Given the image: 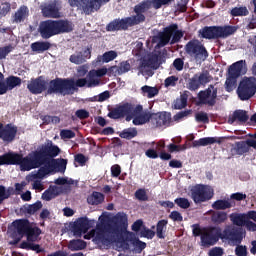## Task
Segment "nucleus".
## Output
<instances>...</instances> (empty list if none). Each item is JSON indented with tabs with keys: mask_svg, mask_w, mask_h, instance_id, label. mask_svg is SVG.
<instances>
[{
	"mask_svg": "<svg viewBox=\"0 0 256 256\" xmlns=\"http://www.w3.org/2000/svg\"><path fill=\"white\" fill-rule=\"evenodd\" d=\"M220 239V227L210 226L203 228L202 238L200 239L202 247H213L214 245H217V243H219Z\"/></svg>",
	"mask_w": 256,
	"mask_h": 256,
	"instance_id": "obj_11",
	"label": "nucleus"
},
{
	"mask_svg": "<svg viewBox=\"0 0 256 256\" xmlns=\"http://www.w3.org/2000/svg\"><path fill=\"white\" fill-rule=\"evenodd\" d=\"M174 203L180 207V209H189L191 207V202H189V199L179 197L174 200Z\"/></svg>",
	"mask_w": 256,
	"mask_h": 256,
	"instance_id": "obj_50",
	"label": "nucleus"
},
{
	"mask_svg": "<svg viewBox=\"0 0 256 256\" xmlns=\"http://www.w3.org/2000/svg\"><path fill=\"white\" fill-rule=\"evenodd\" d=\"M51 168H49V165H44V167H41L37 173H34L30 176V181H34V179H43L45 175H49L51 173Z\"/></svg>",
	"mask_w": 256,
	"mask_h": 256,
	"instance_id": "obj_45",
	"label": "nucleus"
},
{
	"mask_svg": "<svg viewBox=\"0 0 256 256\" xmlns=\"http://www.w3.org/2000/svg\"><path fill=\"white\" fill-rule=\"evenodd\" d=\"M85 247H87V242L80 239L71 240L68 244L70 251H83Z\"/></svg>",
	"mask_w": 256,
	"mask_h": 256,
	"instance_id": "obj_40",
	"label": "nucleus"
},
{
	"mask_svg": "<svg viewBox=\"0 0 256 256\" xmlns=\"http://www.w3.org/2000/svg\"><path fill=\"white\" fill-rule=\"evenodd\" d=\"M209 256H223L225 255V250L222 247H214L212 248L209 253Z\"/></svg>",
	"mask_w": 256,
	"mask_h": 256,
	"instance_id": "obj_64",
	"label": "nucleus"
},
{
	"mask_svg": "<svg viewBox=\"0 0 256 256\" xmlns=\"http://www.w3.org/2000/svg\"><path fill=\"white\" fill-rule=\"evenodd\" d=\"M235 121L240 123V125H243L244 123H247V121H249V115L247 114V111H245V110H235L233 112L232 116H230L228 118V123L230 125H233V123H235Z\"/></svg>",
	"mask_w": 256,
	"mask_h": 256,
	"instance_id": "obj_21",
	"label": "nucleus"
},
{
	"mask_svg": "<svg viewBox=\"0 0 256 256\" xmlns=\"http://www.w3.org/2000/svg\"><path fill=\"white\" fill-rule=\"evenodd\" d=\"M117 59V52L110 50L102 55V63H109Z\"/></svg>",
	"mask_w": 256,
	"mask_h": 256,
	"instance_id": "obj_52",
	"label": "nucleus"
},
{
	"mask_svg": "<svg viewBox=\"0 0 256 256\" xmlns=\"http://www.w3.org/2000/svg\"><path fill=\"white\" fill-rule=\"evenodd\" d=\"M105 201V195L101 192L94 191L90 196L87 198V203L89 205H101Z\"/></svg>",
	"mask_w": 256,
	"mask_h": 256,
	"instance_id": "obj_33",
	"label": "nucleus"
},
{
	"mask_svg": "<svg viewBox=\"0 0 256 256\" xmlns=\"http://www.w3.org/2000/svg\"><path fill=\"white\" fill-rule=\"evenodd\" d=\"M137 135H138L137 128L130 127L122 130V132L119 134V137H121V139H127L128 141H131V139H135Z\"/></svg>",
	"mask_w": 256,
	"mask_h": 256,
	"instance_id": "obj_41",
	"label": "nucleus"
},
{
	"mask_svg": "<svg viewBox=\"0 0 256 256\" xmlns=\"http://www.w3.org/2000/svg\"><path fill=\"white\" fill-rule=\"evenodd\" d=\"M51 87V80L45 79L43 76H38L37 78H31L28 81L27 89L32 95H41L45 93L46 95H57V93H49Z\"/></svg>",
	"mask_w": 256,
	"mask_h": 256,
	"instance_id": "obj_9",
	"label": "nucleus"
},
{
	"mask_svg": "<svg viewBox=\"0 0 256 256\" xmlns=\"http://www.w3.org/2000/svg\"><path fill=\"white\" fill-rule=\"evenodd\" d=\"M61 153L59 146L54 145L53 141L49 140L42 145L39 150L30 152L26 157L23 154L12 152V159L14 165H19L21 171H31L39 169L43 165H48L49 169L54 171L65 172L67 169V159H55Z\"/></svg>",
	"mask_w": 256,
	"mask_h": 256,
	"instance_id": "obj_1",
	"label": "nucleus"
},
{
	"mask_svg": "<svg viewBox=\"0 0 256 256\" xmlns=\"http://www.w3.org/2000/svg\"><path fill=\"white\" fill-rule=\"evenodd\" d=\"M227 218V212L218 211L212 214L211 221L216 225H221V223H225V221H227Z\"/></svg>",
	"mask_w": 256,
	"mask_h": 256,
	"instance_id": "obj_44",
	"label": "nucleus"
},
{
	"mask_svg": "<svg viewBox=\"0 0 256 256\" xmlns=\"http://www.w3.org/2000/svg\"><path fill=\"white\" fill-rule=\"evenodd\" d=\"M191 113H193V110L180 111L173 116V120L176 121L177 123H179V121H181V119H185V117H189V115H191Z\"/></svg>",
	"mask_w": 256,
	"mask_h": 256,
	"instance_id": "obj_55",
	"label": "nucleus"
},
{
	"mask_svg": "<svg viewBox=\"0 0 256 256\" xmlns=\"http://www.w3.org/2000/svg\"><path fill=\"white\" fill-rule=\"evenodd\" d=\"M194 75H196V78H198L200 85H207V83H211V81H213V76L209 74V71H204Z\"/></svg>",
	"mask_w": 256,
	"mask_h": 256,
	"instance_id": "obj_47",
	"label": "nucleus"
},
{
	"mask_svg": "<svg viewBox=\"0 0 256 256\" xmlns=\"http://www.w3.org/2000/svg\"><path fill=\"white\" fill-rule=\"evenodd\" d=\"M85 85H88L87 78H79L76 81L72 78H55L50 82L48 93L66 97V95H73L75 91H79L78 87H85Z\"/></svg>",
	"mask_w": 256,
	"mask_h": 256,
	"instance_id": "obj_4",
	"label": "nucleus"
},
{
	"mask_svg": "<svg viewBox=\"0 0 256 256\" xmlns=\"http://www.w3.org/2000/svg\"><path fill=\"white\" fill-rule=\"evenodd\" d=\"M235 255L236 256H247L248 255L247 246L237 245L235 248Z\"/></svg>",
	"mask_w": 256,
	"mask_h": 256,
	"instance_id": "obj_63",
	"label": "nucleus"
},
{
	"mask_svg": "<svg viewBox=\"0 0 256 256\" xmlns=\"http://www.w3.org/2000/svg\"><path fill=\"white\" fill-rule=\"evenodd\" d=\"M43 17L48 19H59L61 17L59 13V8L55 2L45 4L41 7Z\"/></svg>",
	"mask_w": 256,
	"mask_h": 256,
	"instance_id": "obj_20",
	"label": "nucleus"
},
{
	"mask_svg": "<svg viewBox=\"0 0 256 256\" xmlns=\"http://www.w3.org/2000/svg\"><path fill=\"white\" fill-rule=\"evenodd\" d=\"M231 207H233V203H231V201L229 200H216L213 204H212V209H214L215 211H225L226 209H231Z\"/></svg>",
	"mask_w": 256,
	"mask_h": 256,
	"instance_id": "obj_34",
	"label": "nucleus"
},
{
	"mask_svg": "<svg viewBox=\"0 0 256 256\" xmlns=\"http://www.w3.org/2000/svg\"><path fill=\"white\" fill-rule=\"evenodd\" d=\"M175 0H152V5L154 9H161L165 5H171Z\"/></svg>",
	"mask_w": 256,
	"mask_h": 256,
	"instance_id": "obj_54",
	"label": "nucleus"
},
{
	"mask_svg": "<svg viewBox=\"0 0 256 256\" xmlns=\"http://www.w3.org/2000/svg\"><path fill=\"white\" fill-rule=\"evenodd\" d=\"M214 143H221V140H217L215 137H204L192 142L193 147H207V145H213Z\"/></svg>",
	"mask_w": 256,
	"mask_h": 256,
	"instance_id": "obj_31",
	"label": "nucleus"
},
{
	"mask_svg": "<svg viewBox=\"0 0 256 256\" xmlns=\"http://www.w3.org/2000/svg\"><path fill=\"white\" fill-rule=\"evenodd\" d=\"M247 232L233 224H228L224 227L223 231L220 228L221 241H227L228 243H235V245H241L243 239H245Z\"/></svg>",
	"mask_w": 256,
	"mask_h": 256,
	"instance_id": "obj_7",
	"label": "nucleus"
},
{
	"mask_svg": "<svg viewBox=\"0 0 256 256\" xmlns=\"http://www.w3.org/2000/svg\"><path fill=\"white\" fill-rule=\"evenodd\" d=\"M185 51L195 61H206L207 57H209L207 48L197 39L190 40L185 46Z\"/></svg>",
	"mask_w": 256,
	"mask_h": 256,
	"instance_id": "obj_8",
	"label": "nucleus"
},
{
	"mask_svg": "<svg viewBox=\"0 0 256 256\" xmlns=\"http://www.w3.org/2000/svg\"><path fill=\"white\" fill-rule=\"evenodd\" d=\"M129 241L131 245L134 247V253H143V250L147 248V243L141 241L138 237H130Z\"/></svg>",
	"mask_w": 256,
	"mask_h": 256,
	"instance_id": "obj_32",
	"label": "nucleus"
},
{
	"mask_svg": "<svg viewBox=\"0 0 256 256\" xmlns=\"http://www.w3.org/2000/svg\"><path fill=\"white\" fill-rule=\"evenodd\" d=\"M232 17H247L249 10L245 6L234 7L230 11Z\"/></svg>",
	"mask_w": 256,
	"mask_h": 256,
	"instance_id": "obj_46",
	"label": "nucleus"
},
{
	"mask_svg": "<svg viewBox=\"0 0 256 256\" xmlns=\"http://www.w3.org/2000/svg\"><path fill=\"white\" fill-rule=\"evenodd\" d=\"M195 119L198 123H209V115L206 112L196 113Z\"/></svg>",
	"mask_w": 256,
	"mask_h": 256,
	"instance_id": "obj_60",
	"label": "nucleus"
},
{
	"mask_svg": "<svg viewBox=\"0 0 256 256\" xmlns=\"http://www.w3.org/2000/svg\"><path fill=\"white\" fill-rule=\"evenodd\" d=\"M17 126L13 124H6L2 126V131L0 134V139L5 143H13L15 141V137H17Z\"/></svg>",
	"mask_w": 256,
	"mask_h": 256,
	"instance_id": "obj_18",
	"label": "nucleus"
},
{
	"mask_svg": "<svg viewBox=\"0 0 256 256\" xmlns=\"http://www.w3.org/2000/svg\"><path fill=\"white\" fill-rule=\"evenodd\" d=\"M217 92L218 89L213 84H210L205 90H201L198 93V105L215 107L217 104Z\"/></svg>",
	"mask_w": 256,
	"mask_h": 256,
	"instance_id": "obj_13",
	"label": "nucleus"
},
{
	"mask_svg": "<svg viewBox=\"0 0 256 256\" xmlns=\"http://www.w3.org/2000/svg\"><path fill=\"white\" fill-rule=\"evenodd\" d=\"M185 107H187V98L182 95L179 100H176L174 109H185Z\"/></svg>",
	"mask_w": 256,
	"mask_h": 256,
	"instance_id": "obj_59",
	"label": "nucleus"
},
{
	"mask_svg": "<svg viewBox=\"0 0 256 256\" xmlns=\"http://www.w3.org/2000/svg\"><path fill=\"white\" fill-rule=\"evenodd\" d=\"M256 93V78H244L237 89V95L240 101H249Z\"/></svg>",
	"mask_w": 256,
	"mask_h": 256,
	"instance_id": "obj_10",
	"label": "nucleus"
},
{
	"mask_svg": "<svg viewBox=\"0 0 256 256\" xmlns=\"http://www.w3.org/2000/svg\"><path fill=\"white\" fill-rule=\"evenodd\" d=\"M13 46L10 44L8 46L0 47V60L1 59H6L7 55L13 51Z\"/></svg>",
	"mask_w": 256,
	"mask_h": 256,
	"instance_id": "obj_61",
	"label": "nucleus"
},
{
	"mask_svg": "<svg viewBox=\"0 0 256 256\" xmlns=\"http://www.w3.org/2000/svg\"><path fill=\"white\" fill-rule=\"evenodd\" d=\"M109 97H111V94L109 93V91H104L100 93L98 96H94L92 98V101H98V103H103V101H107Z\"/></svg>",
	"mask_w": 256,
	"mask_h": 256,
	"instance_id": "obj_58",
	"label": "nucleus"
},
{
	"mask_svg": "<svg viewBox=\"0 0 256 256\" xmlns=\"http://www.w3.org/2000/svg\"><path fill=\"white\" fill-rule=\"evenodd\" d=\"M116 69L118 71V75H123L124 73H129V71H131V64L129 61H123Z\"/></svg>",
	"mask_w": 256,
	"mask_h": 256,
	"instance_id": "obj_51",
	"label": "nucleus"
},
{
	"mask_svg": "<svg viewBox=\"0 0 256 256\" xmlns=\"http://www.w3.org/2000/svg\"><path fill=\"white\" fill-rule=\"evenodd\" d=\"M87 59H91V48L76 52L69 57L70 63H74V65H83L87 62Z\"/></svg>",
	"mask_w": 256,
	"mask_h": 256,
	"instance_id": "obj_19",
	"label": "nucleus"
},
{
	"mask_svg": "<svg viewBox=\"0 0 256 256\" xmlns=\"http://www.w3.org/2000/svg\"><path fill=\"white\" fill-rule=\"evenodd\" d=\"M58 195H59V187L50 186L42 194V199H43V201H51L52 199H55V197H57Z\"/></svg>",
	"mask_w": 256,
	"mask_h": 256,
	"instance_id": "obj_35",
	"label": "nucleus"
},
{
	"mask_svg": "<svg viewBox=\"0 0 256 256\" xmlns=\"http://www.w3.org/2000/svg\"><path fill=\"white\" fill-rule=\"evenodd\" d=\"M51 49V44L48 41H37L31 44V50L34 53H45Z\"/></svg>",
	"mask_w": 256,
	"mask_h": 256,
	"instance_id": "obj_30",
	"label": "nucleus"
},
{
	"mask_svg": "<svg viewBox=\"0 0 256 256\" xmlns=\"http://www.w3.org/2000/svg\"><path fill=\"white\" fill-rule=\"evenodd\" d=\"M200 87L201 83L199 82L197 76L194 74V76L188 80L187 89H189V91H197Z\"/></svg>",
	"mask_w": 256,
	"mask_h": 256,
	"instance_id": "obj_48",
	"label": "nucleus"
},
{
	"mask_svg": "<svg viewBox=\"0 0 256 256\" xmlns=\"http://www.w3.org/2000/svg\"><path fill=\"white\" fill-rule=\"evenodd\" d=\"M42 121L44 125H49L51 123H54L55 125H57L58 123H61V118H59V116L45 115L42 117Z\"/></svg>",
	"mask_w": 256,
	"mask_h": 256,
	"instance_id": "obj_53",
	"label": "nucleus"
},
{
	"mask_svg": "<svg viewBox=\"0 0 256 256\" xmlns=\"http://www.w3.org/2000/svg\"><path fill=\"white\" fill-rule=\"evenodd\" d=\"M109 119H126V121H132L133 125H145V123H149L151 119H153V114L150 112L143 113V105H134L130 102H125L116 107L109 109V113L107 115Z\"/></svg>",
	"mask_w": 256,
	"mask_h": 256,
	"instance_id": "obj_2",
	"label": "nucleus"
},
{
	"mask_svg": "<svg viewBox=\"0 0 256 256\" xmlns=\"http://www.w3.org/2000/svg\"><path fill=\"white\" fill-rule=\"evenodd\" d=\"M41 233V228L30 226V228H28V232L26 233L27 241L35 243V241L39 239V235H41Z\"/></svg>",
	"mask_w": 256,
	"mask_h": 256,
	"instance_id": "obj_37",
	"label": "nucleus"
},
{
	"mask_svg": "<svg viewBox=\"0 0 256 256\" xmlns=\"http://www.w3.org/2000/svg\"><path fill=\"white\" fill-rule=\"evenodd\" d=\"M199 33L202 39H227L237 33V26H205Z\"/></svg>",
	"mask_w": 256,
	"mask_h": 256,
	"instance_id": "obj_5",
	"label": "nucleus"
},
{
	"mask_svg": "<svg viewBox=\"0 0 256 256\" xmlns=\"http://www.w3.org/2000/svg\"><path fill=\"white\" fill-rule=\"evenodd\" d=\"M21 249H26V251H36V253H43V249H41V245L34 244L33 242L23 241L20 244Z\"/></svg>",
	"mask_w": 256,
	"mask_h": 256,
	"instance_id": "obj_43",
	"label": "nucleus"
},
{
	"mask_svg": "<svg viewBox=\"0 0 256 256\" xmlns=\"http://www.w3.org/2000/svg\"><path fill=\"white\" fill-rule=\"evenodd\" d=\"M229 219L234 227L243 228L247 222V214L235 212L229 215Z\"/></svg>",
	"mask_w": 256,
	"mask_h": 256,
	"instance_id": "obj_27",
	"label": "nucleus"
},
{
	"mask_svg": "<svg viewBox=\"0 0 256 256\" xmlns=\"http://www.w3.org/2000/svg\"><path fill=\"white\" fill-rule=\"evenodd\" d=\"M135 197L138 201H149V196H147V192L143 188H140L135 192Z\"/></svg>",
	"mask_w": 256,
	"mask_h": 256,
	"instance_id": "obj_57",
	"label": "nucleus"
},
{
	"mask_svg": "<svg viewBox=\"0 0 256 256\" xmlns=\"http://www.w3.org/2000/svg\"><path fill=\"white\" fill-rule=\"evenodd\" d=\"M236 153L237 155H245V153H249V145L247 142H238L236 144Z\"/></svg>",
	"mask_w": 256,
	"mask_h": 256,
	"instance_id": "obj_49",
	"label": "nucleus"
},
{
	"mask_svg": "<svg viewBox=\"0 0 256 256\" xmlns=\"http://www.w3.org/2000/svg\"><path fill=\"white\" fill-rule=\"evenodd\" d=\"M95 241L98 243H102L103 245H106V247H109L111 243L115 242V236L105 234V232H97L95 236Z\"/></svg>",
	"mask_w": 256,
	"mask_h": 256,
	"instance_id": "obj_29",
	"label": "nucleus"
},
{
	"mask_svg": "<svg viewBox=\"0 0 256 256\" xmlns=\"http://www.w3.org/2000/svg\"><path fill=\"white\" fill-rule=\"evenodd\" d=\"M155 65H157V57L148 58L147 60H143L138 66V71L143 73V69L151 68L155 69Z\"/></svg>",
	"mask_w": 256,
	"mask_h": 256,
	"instance_id": "obj_42",
	"label": "nucleus"
},
{
	"mask_svg": "<svg viewBox=\"0 0 256 256\" xmlns=\"http://www.w3.org/2000/svg\"><path fill=\"white\" fill-rule=\"evenodd\" d=\"M213 195V189L203 184H198L191 190V197L196 204L210 201Z\"/></svg>",
	"mask_w": 256,
	"mask_h": 256,
	"instance_id": "obj_12",
	"label": "nucleus"
},
{
	"mask_svg": "<svg viewBox=\"0 0 256 256\" xmlns=\"http://www.w3.org/2000/svg\"><path fill=\"white\" fill-rule=\"evenodd\" d=\"M75 132L73 130L69 129H62L60 131V139L65 140V139H74L75 137Z\"/></svg>",
	"mask_w": 256,
	"mask_h": 256,
	"instance_id": "obj_56",
	"label": "nucleus"
},
{
	"mask_svg": "<svg viewBox=\"0 0 256 256\" xmlns=\"http://www.w3.org/2000/svg\"><path fill=\"white\" fill-rule=\"evenodd\" d=\"M40 209H43V203L38 200L34 204L23 206L20 211L25 215H35Z\"/></svg>",
	"mask_w": 256,
	"mask_h": 256,
	"instance_id": "obj_28",
	"label": "nucleus"
},
{
	"mask_svg": "<svg viewBox=\"0 0 256 256\" xmlns=\"http://www.w3.org/2000/svg\"><path fill=\"white\" fill-rule=\"evenodd\" d=\"M113 231H119V229H127L128 225V218L127 214L125 213H117L113 217Z\"/></svg>",
	"mask_w": 256,
	"mask_h": 256,
	"instance_id": "obj_22",
	"label": "nucleus"
},
{
	"mask_svg": "<svg viewBox=\"0 0 256 256\" xmlns=\"http://www.w3.org/2000/svg\"><path fill=\"white\" fill-rule=\"evenodd\" d=\"M29 17V8L25 5L20 6L12 16L13 23H23Z\"/></svg>",
	"mask_w": 256,
	"mask_h": 256,
	"instance_id": "obj_23",
	"label": "nucleus"
},
{
	"mask_svg": "<svg viewBox=\"0 0 256 256\" xmlns=\"http://www.w3.org/2000/svg\"><path fill=\"white\" fill-rule=\"evenodd\" d=\"M91 229V224L87 217H81L75 221L72 225V233L74 237H81V235L87 233Z\"/></svg>",
	"mask_w": 256,
	"mask_h": 256,
	"instance_id": "obj_16",
	"label": "nucleus"
},
{
	"mask_svg": "<svg viewBox=\"0 0 256 256\" xmlns=\"http://www.w3.org/2000/svg\"><path fill=\"white\" fill-rule=\"evenodd\" d=\"M155 117L156 123L159 127H169L171 125V113L170 112H159L157 114H152Z\"/></svg>",
	"mask_w": 256,
	"mask_h": 256,
	"instance_id": "obj_26",
	"label": "nucleus"
},
{
	"mask_svg": "<svg viewBox=\"0 0 256 256\" xmlns=\"http://www.w3.org/2000/svg\"><path fill=\"white\" fill-rule=\"evenodd\" d=\"M182 37L183 31L179 30V25L170 24L159 34L158 47H165V45H169L170 41L171 45H175L181 41Z\"/></svg>",
	"mask_w": 256,
	"mask_h": 256,
	"instance_id": "obj_6",
	"label": "nucleus"
},
{
	"mask_svg": "<svg viewBox=\"0 0 256 256\" xmlns=\"http://www.w3.org/2000/svg\"><path fill=\"white\" fill-rule=\"evenodd\" d=\"M235 85H237V81L229 76L225 82V89L228 93H231L233 89H235Z\"/></svg>",
	"mask_w": 256,
	"mask_h": 256,
	"instance_id": "obj_62",
	"label": "nucleus"
},
{
	"mask_svg": "<svg viewBox=\"0 0 256 256\" xmlns=\"http://www.w3.org/2000/svg\"><path fill=\"white\" fill-rule=\"evenodd\" d=\"M243 65H245L244 60L237 61L230 65L228 69L230 79H237L241 77V71H243Z\"/></svg>",
	"mask_w": 256,
	"mask_h": 256,
	"instance_id": "obj_25",
	"label": "nucleus"
},
{
	"mask_svg": "<svg viewBox=\"0 0 256 256\" xmlns=\"http://www.w3.org/2000/svg\"><path fill=\"white\" fill-rule=\"evenodd\" d=\"M13 225L18 233V235H27V232L29 231L31 227V223L29 222L28 219H20V220H15L13 222Z\"/></svg>",
	"mask_w": 256,
	"mask_h": 256,
	"instance_id": "obj_24",
	"label": "nucleus"
},
{
	"mask_svg": "<svg viewBox=\"0 0 256 256\" xmlns=\"http://www.w3.org/2000/svg\"><path fill=\"white\" fill-rule=\"evenodd\" d=\"M73 29H75V25L69 20H44L39 24L38 33L42 39H51L55 35L71 33Z\"/></svg>",
	"mask_w": 256,
	"mask_h": 256,
	"instance_id": "obj_3",
	"label": "nucleus"
},
{
	"mask_svg": "<svg viewBox=\"0 0 256 256\" xmlns=\"http://www.w3.org/2000/svg\"><path fill=\"white\" fill-rule=\"evenodd\" d=\"M21 86V78L17 76H9L6 78L5 88L7 91H12L15 87Z\"/></svg>",
	"mask_w": 256,
	"mask_h": 256,
	"instance_id": "obj_36",
	"label": "nucleus"
},
{
	"mask_svg": "<svg viewBox=\"0 0 256 256\" xmlns=\"http://www.w3.org/2000/svg\"><path fill=\"white\" fill-rule=\"evenodd\" d=\"M70 7H76L84 15H93V0H68Z\"/></svg>",
	"mask_w": 256,
	"mask_h": 256,
	"instance_id": "obj_17",
	"label": "nucleus"
},
{
	"mask_svg": "<svg viewBox=\"0 0 256 256\" xmlns=\"http://www.w3.org/2000/svg\"><path fill=\"white\" fill-rule=\"evenodd\" d=\"M142 95L144 97H147L148 99H153V97H156V95H159V88L158 87H152V86H142L141 87Z\"/></svg>",
	"mask_w": 256,
	"mask_h": 256,
	"instance_id": "obj_38",
	"label": "nucleus"
},
{
	"mask_svg": "<svg viewBox=\"0 0 256 256\" xmlns=\"http://www.w3.org/2000/svg\"><path fill=\"white\" fill-rule=\"evenodd\" d=\"M153 2L144 0L137 5L134 6L135 15L130 16L133 20L134 24L141 25V23H145V13L151 9Z\"/></svg>",
	"mask_w": 256,
	"mask_h": 256,
	"instance_id": "obj_14",
	"label": "nucleus"
},
{
	"mask_svg": "<svg viewBox=\"0 0 256 256\" xmlns=\"http://www.w3.org/2000/svg\"><path fill=\"white\" fill-rule=\"evenodd\" d=\"M168 220H160L156 224V237L158 239H165V230L167 229Z\"/></svg>",
	"mask_w": 256,
	"mask_h": 256,
	"instance_id": "obj_39",
	"label": "nucleus"
},
{
	"mask_svg": "<svg viewBox=\"0 0 256 256\" xmlns=\"http://www.w3.org/2000/svg\"><path fill=\"white\" fill-rule=\"evenodd\" d=\"M135 22L131 16L122 18V19H114L106 26V31H127L129 27H135Z\"/></svg>",
	"mask_w": 256,
	"mask_h": 256,
	"instance_id": "obj_15",
	"label": "nucleus"
}]
</instances>
